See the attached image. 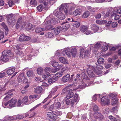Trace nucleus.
Listing matches in <instances>:
<instances>
[{
    "mask_svg": "<svg viewBox=\"0 0 121 121\" xmlns=\"http://www.w3.org/2000/svg\"><path fill=\"white\" fill-rule=\"evenodd\" d=\"M69 6L67 4H63L61 5L59 9L55 10L54 12V15L56 17L62 20L65 18V16L64 14H63L60 11L63 9L65 13L66 14H68L69 11Z\"/></svg>",
    "mask_w": 121,
    "mask_h": 121,
    "instance_id": "f257e3e1",
    "label": "nucleus"
},
{
    "mask_svg": "<svg viewBox=\"0 0 121 121\" xmlns=\"http://www.w3.org/2000/svg\"><path fill=\"white\" fill-rule=\"evenodd\" d=\"M108 96L109 97L112 99L111 104L112 105L117 103V95L116 93H110L109 94Z\"/></svg>",
    "mask_w": 121,
    "mask_h": 121,
    "instance_id": "f03ea898",
    "label": "nucleus"
},
{
    "mask_svg": "<svg viewBox=\"0 0 121 121\" xmlns=\"http://www.w3.org/2000/svg\"><path fill=\"white\" fill-rule=\"evenodd\" d=\"M78 94L75 93L74 96L73 98L70 99V104L73 107L74 105L77 104L79 100Z\"/></svg>",
    "mask_w": 121,
    "mask_h": 121,
    "instance_id": "7ed1b4c3",
    "label": "nucleus"
},
{
    "mask_svg": "<svg viewBox=\"0 0 121 121\" xmlns=\"http://www.w3.org/2000/svg\"><path fill=\"white\" fill-rule=\"evenodd\" d=\"M101 103L102 105H108L109 104V99L108 98L107 96H104L101 98Z\"/></svg>",
    "mask_w": 121,
    "mask_h": 121,
    "instance_id": "20e7f679",
    "label": "nucleus"
},
{
    "mask_svg": "<svg viewBox=\"0 0 121 121\" xmlns=\"http://www.w3.org/2000/svg\"><path fill=\"white\" fill-rule=\"evenodd\" d=\"M80 57L82 58L85 57H88L90 55V53L87 50H85L84 49H81L80 52Z\"/></svg>",
    "mask_w": 121,
    "mask_h": 121,
    "instance_id": "39448f33",
    "label": "nucleus"
},
{
    "mask_svg": "<svg viewBox=\"0 0 121 121\" xmlns=\"http://www.w3.org/2000/svg\"><path fill=\"white\" fill-rule=\"evenodd\" d=\"M51 22L50 20L46 21L43 24L44 25V26H45L43 29L46 30H48L51 29H53L52 28V27L51 25Z\"/></svg>",
    "mask_w": 121,
    "mask_h": 121,
    "instance_id": "423d86ee",
    "label": "nucleus"
},
{
    "mask_svg": "<svg viewBox=\"0 0 121 121\" xmlns=\"http://www.w3.org/2000/svg\"><path fill=\"white\" fill-rule=\"evenodd\" d=\"M31 39L30 37L25 35L24 34H21L19 38V40L20 41H25L29 40Z\"/></svg>",
    "mask_w": 121,
    "mask_h": 121,
    "instance_id": "0eeeda50",
    "label": "nucleus"
},
{
    "mask_svg": "<svg viewBox=\"0 0 121 121\" xmlns=\"http://www.w3.org/2000/svg\"><path fill=\"white\" fill-rule=\"evenodd\" d=\"M101 42L99 41L95 45L93 49L92 52L93 53L95 54L97 52L98 49L101 46Z\"/></svg>",
    "mask_w": 121,
    "mask_h": 121,
    "instance_id": "6e6552de",
    "label": "nucleus"
},
{
    "mask_svg": "<svg viewBox=\"0 0 121 121\" xmlns=\"http://www.w3.org/2000/svg\"><path fill=\"white\" fill-rule=\"evenodd\" d=\"M17 100L16 98H13L9 100V105L11 108L16 106Z\"/></svg>",
    "mask_w": 121,
    "mask_h": 121,
    "instance_id": "1a4fd4ad",
    "label": "nucleus"
},
{
    "mask_svg": "<svg viewBox=\"0 0 121 121\" xmlns=\"http://www.w3.org/2000/svg\"><path fill=\"white\" fill-rule=\"evenodd\" d=\"M50 69L48 68H46L44 69L45 73L43 74L42 77L44 78L48 79V78L49 77V73L48 72L49 69Z\"/></svg>",
    "mask_w": 121,
    "mask_h": 121,
    "instance_id": "9d476101",
    "label": "nucleus"
},
{
    "mask_svg": "<svg viewBox=\"0 0 121 121\" xmlns=\"http://www.w3.org/2000/svg\"><path fill=\"white\" fill-rule=\"evenodd\" d=\"M48 80V83L50 84L54 82L57 80V79L54 77L53 74H51L50 75Z\"/></svg>",
    "mask_w": 121,
    "mask_h": 121,
    "instance_id": "9b49d317",
    "label": "nucleus"
},
{
    "mask_svg": "<svg viewBox=\"0 0 121 121\" xmlns=\"http://www.w3.org/2000/svg\"><path fill=\"white\" fill-rule=\"evenodd\" d=\"M87 73L91 78H93L95 77V74L93 73V70L91 68H89L87 69L86 70Z\"/></svg>",
    "mask_w": 121,
    "mask_h": 121,
    "instance_id": "f8f14e48",
    "label": "nucleus"
},
{
    "mask_svg": "<svg viewBox=\"0 0 121 121\" xmlns=\"http://www.w3.org/2000/svg\"><path fill=\"white\" fill-rule=\"evenodd\" d=\"M93 116L96 119L100 118V119L101 120L104 118V117L102 115L101 113L97 111L95 112Z\"/></svg>",
    "mask_w": 121,
    "mask_h": 121,
    "instance_id": "ddd939ff",
    "label": "nucleus"
},
{
    "mask_svg": "<svg viewBox=\"0 0 121 121\" xmlns=\"http://www.w3.org/2000/svg\"><path fill=\"white\" fill-rule=\"evenodd\" d=\"M13 15L12 14H9L7 16V22L9 26L11 24L12 22Z\"/></svg>",
    "mask_w": 121,
    "mask_h": 121,
    "instance_id": "4468645a",
    "label": "nucleus"
},
{
    "mask_svg": "<svg viewBox=\"0 0 121 121\" xmlns=\"http://www.w3.org/2000/svg\"><path fill=\"white\" fill-rule=\"evenodd\" d=\"M52 113L51 112H47V116L46 119L50 121H55L56 120L55 117H53L52 118H50Z\"/></svg>",
    "mask_w": 121,
    "mask_h": 121,
    "instance_id": "2eb2a0df",
    "label": "nucleus"
},
{
    "mask_svg": "<svg viewBox=\"0 0 121 121\" xmlns=\"http://www.w3.org/2000/svg\"><path fill=\"white\" fill-rule=\"evenodd\" d=\"M14 68L11 67L9 68L6 71V72L9 75H11L15 71Z\"/></svg>",
    "mask_w": 121,
    "mask_h": 121,
    "instance_id": "dca6fc26",
    "label": "nucleus"
},
{
    "mask_svg": "<svg viewBox=\"0 0 121 121\" xmlns=\"http://www.w3.org/2000/svg\"><path fill=\"white\" fill-rule=\"evenodd\" d=\"M70 78V75L69 74H67L66 75L64 76L62 78V81L64 82H67L68 81Z\"/></svg>",
    "mask_w": 121,
    "mask_h": 121,
    "instance_id": "f3484780",
    "label": "nucleus"
},
{
    "mask_svg": "<svg viewBox=\"0 0 121 121\" xmlns=\"http://www.w3.org/2000/svg\"><path fill=\"white\" fill-rule=\"evenodd\" d=\"M70 86H67L65 87L63 90L61 94H67L71 90L70 88Z\"/></svg>",
    "mask_w": 121,
    "mask_h": 121,
    "instance_id": "a211bd4d",
    "label": "nucleus"
},
{
    "mask_svg": "<svg viewBox=\"0 0 121 121\" xmlns=\"http://www.w3.org/2000/svg\"><path fill=\"white\" fill-rule=\"evenodd\" d=\"M2 55L1 57V60L2 61H7L9 60L8 56L5 55L4 54V53H2Z\"/></svg>",
    "mask_w": 121,
    "mask_h": 121,
    "instance_id": "6ab92c4d",
    "label": "nucleus"
},
{
    "mask_svg": "<svg viewBox=\"0 0 121 121\" xmlns=\"http://www.w3.org/2000/svg\"><path fill=\"white\" fill-rule=\"evenodd\" d=\"M15 118L9 116L5 117L4 119H0V121H11L12 119H15Z\"/></svg>",
    "mask_w": 121,
    "mask_h": 121,
    "instance_id": "aec40b11",
    "label": "nucleus"
},
{
    "mask_svg": "<svg viewBox=\"0 0 121 121\" xmlns=\"http://www.w3.org/2000/svg\"><path fill=\"white\" fill-rule=\"evenodd\" d=\"M64 72V71H61L60 72H59L55 74H54V76L57 79H57L61 77L63 74Z\"/></svg>",
    "mask_w": 121,
    "mask_h": 121,
    "instance_id": "412c9836",
    "label": "nucleus"
},
{
    "mask_svg": "<svg viewBox=\"0 0 121 121\" xmlns=\"http://www.w3.org/2000/svg\"><path fill=\"white\" fill-rule=\"evenodd\" d=\"M74 95V93L72 92L71 90L67 94L65 97L68 99H70Z\"/></svg>",
    "mask_w": 121,
    "mask_h": 121,
    "instance_id": "4be33fe9",
    "label": "nucleus"
},
{
    "mask_svg": "<svg viewBox=\"0 0 121 121\" xmlns=\"http://www.w3.org/2000/svg\"><path fill=\"white\" fill-rule=\"evenodd\" d=\"M88 29V27L84 25H81L79 28L80 30L82 32H85Z\"/></svg>",
    "mask_w": 121,
    "mask_h": 121,
    "instance_id": "5701e85b",
    "label": "nucleus"
},
{
    "mask_svg": "<svg viewBox=\"0 0 121 121\" xmlns=\"http://www.w3.org/2000/svg\"><path fill=\"white\" fill-rule=\"evenodd\" d=\"M71 25L74 27L78 28L79 27L80 25V23L78 21H74L71 24Z\"/></svg>",
    "mask_w": 121,
    "mask_h": 121,
    "instance_id": "b1692460",
    "label": "nucleus"
},
{
    "mask_svg": "<svg viewBox=\"0 0 121 121\" xmlns=\"http://www.w3.org/2000/svg\"><path fill=\"white\" fill-rule=\"evenodd\" d=\"M42 90V88L41 87H39L35 88L34 91L37 94H39L41 93Z\"/></svg>",
    "mask_w": 121,
    "mask_h": 121,
    "instance_id": "393cba45",
    "label": "nucleus"
},
{
    "mask_svg": "<svg viewBox=\"0 0 121 121\" xmlns=\"http://www.w3.org/2000/svg\"><path fill=\"white\" fill-rule=\"evenodd\" d=\"M91 29L94 31H96L99 30V28L98 26L94 24L91 26Z\"/></svg>",
    "mask_w": 121,
    "mask_h": 121,
    "instance_id": "a878e982",
    "label": "nucleus"
},
{
    "mask_svg": "<svg viewBox=\"0 0 121 121\" xmlns=\"http://www.w3.org/2000/svg\"><path fill=\"white\" fill-rule=\"evenodd\" d=\"M59 61L61 63L66 64L67 63V60L65 58L62 57H60L59 58Z\"/></svg>",
    "mask_w": 121,
    "mask_h": 121,
    "instance_id": "bb28decb",
    "label": "nucleus"
},
{
    "mask_svg": "<svg viewBox=\"0 0 121 121\" xmlns=\"http://www.w3.org/2000/svg\"><path fill=\"white\" fill-rule=\"evenodd\" d=\"M61 30V27L58 26L55 28L54 30V32L55 34L58 35L60 32Z\"/></svg>",
    "mask_w": 121,
    "mask_h": 121,
    "instance_id": "cd10ccee",
    "label": "nucleus"
},
{
    "mask_svg": "<svg viewBox=\"0 0 121 121\" xmlns=\"http://www.w3.org/2000/svg\"><path fill=\"white\" fill-rule=\"evenodd\" d=\"M13 48L15 52H17V51H19L21 49V47L19 45H16L13 46Z\"/></svg>",
    "mask_w": 121,
    "mask_h": 121,
    "instance_id": "c85d7f7f",
    "label": "nucleus"
},
{
    "mask_svg": "<svg viewBox=\"0 0 121 121\" xmlns=\"http://www.w3.org/2000/svg\"><path fill=\"white\" fill-rule=\"evenodd\" d=\"M77 50L76 48H72L71 49V54L73 56H75L77 54Z\"/></svg>",
    "mask_w": 121,
    "mask_h": 121,
    "instance_id": "c756f323",
    "label": "nucleus"
},
{
    "mask_svg": "<svg viewBox=\"0 0 121 121\" xmlns=\"http://www.w3.org/2000/svg\"><path fill=\"white\" fill-rule=\"evenodd\" d=\"M23 77V73H21L18 77L17 78V81L18 82H22V77Z\"/></svg>",
    "mask_w": 121,
    "mask_h": 121,
    "instance_id": "7c9ffc66",
    "label": "nucleus"
},
{
    "mask_svg": "<svg viewBox=\"0 0 121 121\" xmlns=\"http://www.w3.org/2000/svg\"><path fill=\"white\" fill-rule=\"evenodd\" d=\"M65 52L68 56H70L71 55L70 49L69 48H67L65 49Z\"/></svg>",
    "mask_w": 121,
    "mask_h": 121,
    "instance_id": "2f4dec72",
    "label": "nucleus"
},
{
    "mask_svg": "<svg viewBox=\"0 0 121 121\" xmlns=\"http://www.w3.org/2000/svg\"><path fill=\"white\" fill-rule=\"evenodd\" d=\"M30 4L32 6H35L37 4V3L36 0H31L30 2Z\"/></svg>",
    "mask_w": 121,
    "mask_h": 121,
    "instance_id": "473e14b6",
    "label": "nucleus"
},
{
    "mask_svg": "<svg viewBox=\"0 0 121 121\" xmlns=\"http://www.w3.org/2000/svg\"><path fill=\"white\" fill-rule=\"evenodd\" d=\"M80 10L78 9H76L73 12V14L74 16H76L80 14Z\"/></svg>",
    "mask_w": 121,
    "mask_h": 121,
    "instance_id": "72a5a7b5",
    "label": "nucleus"
},
{
    "mask_svg": "<svg viewBox=\"0 0 121 121\" xmlns=\"http://www.w3.org/2000/svg\"><path fill=\"white\" fill-rule=\"evenodd\" d=\"M37 10L39 12H41L43 9H45V8L42 6V4L39 5L37 7Z\"/></svg>",
    "mask_w": 121,
    "mask_h": 121,
    "instance_id": "f704fd0d",
    "label": "nucleus"
},
{
    "mask_svg": "<svg viewBox=\"0 0 121 121\" xmlns=\"http://www.w3.org/2000/svg\"><path fill=\"white\" fill-rule=\"evenodd\" d=\"M90 13L88 11L85 12L83 14L82 17L83 18H85L88 17L90 15Z\"/></svg>",
    "mask_w": 121,
    "mask_h": 121,
    "instance_id": "c9c22d12",
    "label": "nucleus"
},
{
    "mask_svg": "<svg viewBox=\"0 0 121 121\" xmlns=\"http://www.w3.org/2000/svg\"><path fill=\"white\" fill-rule=\"evenodd\" d=\"M109 118L112 121H121L120 119H117L112 115L109 117Z\"/></svg>",
    "mask_w": 121,
    "mask_h": 121,
    "instance_id": "e433bc0d",
    "label": "nucleus"
},
{
    "mask_svg": "<svg viewBox=\"0 0 121 121\" xmlns=\"http://www.w3.org/2000/svg\"><path fill=\"white\" fill-rule=\"evenodd\" d=\"M12 117L15 118V119H12L11 120H16V119L17 120L18 119H21L24 117V116L22 115H18L16 117Z\"/></svg>",
    "mask_w": 121,
    "mask_h": 121,
    "instance_id": "4c0bfd02",
    "label": "nucleus"
},
{
    "mask_svg": "<svg viewBox=\"0 0 121 121\" xmlns=\"http://www.w3.org/2000/svg\"><path fill=\"white\" fill-rule=\"evenodd\" d=\"M96 23L97 24H104L106 23L107 22V21L105 20H103L102 21L96 20Z\"/></svg>",
    "mask_w": 121,
    "mask_h": 121,
    "instance_id": "58836bf2",
    "label": "nucleus"
},
{
    "mask_svg": "<svg viewBox=\"0 0 121 121\" xmlns=\"http://www.w3.org/2000/svg\"><path fill=\"white\" fill-rule=\"evenodd\" d=\"M46 36L47 37L51 38H53V34L52 32H48L46 33Z\"/></svg>",
    "mask_w": 121,
    "mask_h": 121,
    "instance_id": "ea45409f",
    "label": "nucleus"
},
{
    "mask_svg": "<svg viewBox=\"0 0 121 121\" xmlns=\"http://www.w3.org/2000/svg\"><path fill=\"white\" fill-rule=\"evenodd\" d=\"M43 71V69L41 67L38 68L37 69V72L38 74L41 75Z\"/></svg>",
    "mask_w": 121,
    "mask_h": 121,
    "instance_id": "a19ab883",
    "label": "nucleus"
},
{
    "mask_svg": "<svg viewBox=\"0 0 121 121\" xmlns=\"http://www.w3.org/2000/svg\"><path fill=\"white\" fill-rule=\"evenodd\" d=\"M13 94L12 93L8 94L6 96L4 97V100L6 101L9 99L10 98H11Z\"/></svg>",
    "mask_w": 121,
    "mask_h": 121,
    "instance_id": "79ce46f5",
    "label": "nucleus"
},
{
    "mask_svg": "<svg viewBox=\"0 0 121 121\" xmlns=\"http://www.w3.org/2000/svg\"><path fill=\"white\" fill-rule=\"evenodd\" d=\"M17 22H18V24H19L21 26H22L24 22L23 21V20L22 18H20L18 20Z\"/></svg>",
    "mask_w": 121,
    "mask_h": 121,
    "instance_id": "37998d69",
    "label": "nucleus"
},
{
    "mask_svg": "<svg viewBox=\"0 0 121 121\" xmlns=\"http://www.w3.org/2000/svg\"><path fill=\"white\" fill-rule=\"evenodd\" d=\"M97 62L99 64H103L104 62V60L103 58H100L98 60Z\"/></svg>",
    "mask_w": 121,
    "mask_h": 121,
    "instance_id": "c03bdc74",
    "label": "nucleus"
},
{
    "mask_svg": "<svg viewBox=\"0 0 121 121\" xmlns=\"http://www.w3.org/2000/svg\"><path fill=\"white\" fill-rule=\"evenodd\" d=\"M82 76L83 79H84L86 80H88L89 79V78L88 76L84 72H82Z\"/></svg>",
    "mask_w": 121,
    "mask_h": 121,
    "instance_id": "a18cd8bd",
    "label": "nucleus"
},
{
    "mask_svg": "<svg viewBox=\"0 0 121 121\" xmlns=\"http://www.w3.org/2000/svg\"><path fill=\"white\" fill-rule=\"evenodd\" d=\"M32 25L31 24L29 23L28 24L26 27L27 30H31L32 28Z\"/></svg>",
    "mask_w": 121,
    "mask_h": 121,
    "instance_id": "49530a36",
    "label": "nucleus"
},
{
    "mask_svg": "<svg viewBox=\"0 0 121 121\" xmlns=\"http://www.w3.org/2000/svg\"><path fill=\"white\" fill-rule=\"evenodd\" d=\"M43 29L40 27H38L35 29V32L37 33H38L42 31L43 30Z\"/></svg>",
    "mask_w": 121,
    "mask_h": 121,
    "instance_id": "de8ad7c7",
    "label": "nucleus"
},
{
    "mask_svg": "<svg viewBox=\"0 0 121 121\" xmlns=\"http://www.w3.org/2000/svg\"><path fill=\"white\" fill-rule=\"evenodd\" d=\"M58 89V87H55L52 89L51 91V93L52 94H55L54 93L57 91Z\"/></svg>",
    "mask_w": 121,
    "mask_h": 121,
    "instance_id": "09e8293b",
    "label": "nucleus"
},
{
    "mask_svg": "<svg viewBox=\"0 0 121 121\" xmlns=\"http://www.w3.org/2000/svg\"><path fill=\"white\" fill-rule=\"evenodd\" d=\"M28 98L27 96H25L22 100V102L24 104H26L28 102Z\"/></svg>",
    "mask_w": 121,
    "mask_h": 121,
    "instance_id": "8fccbe9b",
    "label": "nucleus"
},
{
    "mask_svg": "<svg viewBox=\"0 0 121 121\" xmlns=\"http://www.w3.org/2000/svg\"><path fill=\"white\" fill-rule=\"evenodd\" d=\"M52 113H53L56 116H58L59 115L61 114V112L58 111H56L55 112L52 111Z\"/></svg>",
    "mask_w": 121,
    "mask_h": 121,
    "instance_id": "3c124183",
    "label": "nucleus"
},
{
    "mask_svg": "<svg viewBox=\"0 0 121 121\" xmlns=\"http://www.w3.org/2000/svg\"><path fill=\"white\" fill-rule=\"evenodd\" d=\"M16 53L17 56H20L21 57H23L24 56V54L23 52L21 51H19L16 52Z\"/></svg>",
    "mask_w": 121,
    "mask_h": 121,
    "instance_id": "603ef678",
    "label": "nucleus"
},
{
    "mask_svg": "<svg viewBox=\"0 0 121 121\" xmlns=\"http://www.w3.org/2000/svg\"><path fill=\"white\" fill-rule=\"evenodd\" d=\"M81 86L82 88H84L86 86H88V85H87L83 81L81 82Z\"/></svg>",
    "mask_w": 121,
    "mask_h": 121,
    "instance_id": "864d4df0",
    "label": "nucleus"
},
{
    "mask_svg": "<svg viewBox=\"0 0 121 121\" xmlns=\"http://www.w3.org/2000/svg\"><path fill=\"white\" fill-rule=\"evenodd\" d=\"M33 73L32 71H29L27 73V76L28 77H31L33 76Z\"/></svg>",
    "mask_w": 121,
    "mask_h": 121,
    "instance_id": "5fc2aeb1",
    "label": "nucleus"
},
{
    "mask_svg": "<svg viewBox=\"0 0 121 121\" xmlns=\"http://www.w3.org/2000/svg\"><path fill=\"white\" fill-rule=\"evenodd\" d=\"M8 4L9 6L11 7L14 4V2L13 1L10 0L8 2Z\"/></svg>",
    "mask_w": 121,
    "mask_h": 121,
    "instance_id": "6e6d98bb",
    "label": "nucleus"
},
{
    "mask_svg": "<svg viewBox=\"0 0 121 121\" xmlns=\"http://www.w3.org/2000/svg\"><path fill=\"white\" fill-rule=\"evenodd\" d=\"M52 66L54 67H58L59 66L58 63L55 61L52 63Z\"/></svg>",
    "mask_w": 121,
    "mask_h": 121,
    "instance_id": "4d7b16f0",
    "label": "nucleus"
},
{
    "mask_svg": "<svg viewBox=\"0 0 121 121\" xmlns=\"http://www.w3.org/2000/svg\"><path fill=\"white\" fill-rule=\"evenodd\" d=\"M6 74L5 72H2L0 73V79L6 76Z\"/></svg>",
    "mask_w": 121,
    "mask_h": 121,
    "instance_id": "13d9d810",
    "label": "nucleus"
},
{
    "mask_svg": "<svg viewBox=\"0 0 121 121\" xmlns=\"http://www.w3.org/2000/svg\"><path fill=\"white\" fill-rule=\"evenodd\" d=\"M96 67L98 71H99V70H101L103 69V66L102 65H100L99 64L96 65Z\"/></svg>",
    "mask_w": 121,
    "mask_h": 121,
    "instance_id": "bf43d9fd",
    "label": "nucleus"
},
{
    "mask_svg": "<svg viewBox=\"0 0 121 121\" xmlns=\"http://www.w3.org/2000/svg\"><path fill=\"white\" fill-rule=\"evenodd\" d=\"M13 53L12 52L11 50H9V51L8 53V56L9 57H12L13 56Z\"/></svg>",
    "mask_w": 121,
    "mask_h": 121,
    "instance_id": "052dcab7",
    "label": "nucleus"
},
{
    "mask_svg": "<svg viewBox=\"0 0 121 121\" xmlns=\"http://www.w3.org/2000/svg\"><path fill=\"white\" fill-rule=\"evenodd\" d=\"M110 15V13L109 10H107L106 12V13L104 15V17H108Z\"/></svg>",
    "mask_w": 121,
    "mask_h": 121,
    "instance_id": "680f3d73",
    "label": "nucleus"
},
{
    "mask_svg": "<svg viewBox=\"0 0 121 121\" xmlns=\"http://www.w3.org/2000/svg\"><path fill=\"white\" fill-rule=\"evenodd\" d=\"M56 107L57 109H60V104L59 102H57L56 104Z\"/></svg>",
    "mask_w": 121,
    "mask_h": 121,
    "instance_id": "e2e57ef3",
    "label": "nucleus"
},
{
    "mask_svg": "<svg viewBox=\"0 0 121 121\" xmlns=\"http://www.w3.org/2000/svg\"><path fill=\"white\" fill-rule=\"evenodd\" d=\"M108 46H104L102 47V49L103 51H106L108 49Z\"/></svg>",
    "mask_w": 121,
    "mask_h": 121,
    "instance_id": "0e129e2a",
    "label": "nucleus"
},
{
    "mask_svg": "<svg viewBox=\"0 0 121 121\" xmlns=\"http://www.w3.org/2000/svg\"><path fill=\"white\" fill-rule=\"evenodd\" d=\"M54 104H52V105L49 106L48 109V110L52 111L54 108Z\"/></svg>",
    "mask_w": 121,
    "mask_h": 121,
    "instance_id": "69168bd1",
    "label": "nucleus"
},
{
    "mask_svg": "<svg viewBox=\"0 0 121 121\" xmlns=\"http://www.w3.org/2000/svg\"><path fill=\"white\" fill-rule=\"evenodd\" d=\"M65 103L67 105H69V104H70V100H69V99H68L65 97Z\"/></svg>",
    "mask_w": 121,
    "mask_h": 121,
    "instance_id": "338daca9",
    "label": "nucleus"
},
{
    "mask_svg": "<svg viewBox=\"0 0 121 121\" xmlns=\"http://www.w3.org/2000/svg\"><path fill=\"white\" fill-rule=\"evenodd\" d=\"M22 101L21 100L18 99L17 102V107H20L22 104Z\"/></svg>",
    "mask_w": 121,
    "mask_h": 121,
    "instance_id": "774afa93",
    "label": "nucleus"
}]
</instances>
